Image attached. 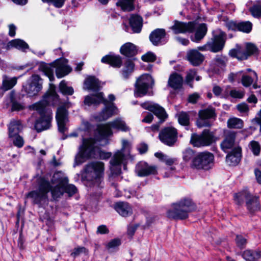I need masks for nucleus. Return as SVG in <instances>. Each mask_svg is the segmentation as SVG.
<instances>
[{
  "mask_svg": "<svg viewBox=\"0 0 261 261\" xmlns=\"http://www.w3.org/2000/svg\"><path fill=\"white\" fill-rule=\"evenodd\" d=\"M38 189L29 192L28 198H31L35 204H41L47 199V194L50 191L54 199L59 198L64 192L69 196L74 194L77 189L73 185H69L68 179L62 172H56L51 179V183L56 185L53 188L49 181L44 177L39 176L37 179Z\"/></svg>",
  "mask_w": 261,
  "mask_h": 261,
  "instance_id": "1",
  "label": "nucleus"
},
{
  "mask_svg": "<svg viewBox=\"0 0 261 261\" xmlns=\"http://www.w3.org/2000/svg\"><path fill=\"white\" fill-rule=\"evenodd\" d=\"M104 169V163L99 161L91 162L86 165L84 168V178L89 181L90 187L98 190L97 193L95 195L96 197H100L102 194L100 190L103 185Z\"/></svg>",
  "mask_w": 261,
  "mask_h": 261,
  "instance_id": "2",
  "label": "nucleus"
},
{
  "mask_svg": "<svg viewBox=\"0 0 261 261\" xmlns=\"http://www.w3.org/2000/svg\"><path fill=\"white\" fill-rule=\"evenodd\" d=\"M84 103L85 105L90 106L91 105L97 106L101 103L105 105V108L97 117L99 121H105L114 115L118 113V110L113 102L109 104L107 99L104 98L103 92H98L94 94L85 96Z\"/></svg>",
  "mask_w": 261,
  "mask_h": 261,
  "instance_id": "3",
  "label": "nucleus"
},
{
  "mask_svg": "<svg viewBox=\"0 0 261 261\" xmlns=\"http://www.w3.org/2000/svg\"><path fill=\"white\" fill-rule=\"evenodd\" d=\"M95 143V140L93 138H83L82 144L75 156L74 167L81 165L85 160L97 159L99 147L96 146Z\"/></svg>",
  "mask_w": 261,
  "mask_h": 261,
  "instance_id": "4",
  "label": "nucleus"
},
{
  "mask_svg": "<svg viewBox=\"0 0 261 261\" xmlns=\"http://www.w3.org/2000/svg\"><path fill=\"white\" fill-rule=\"evenodd\" d=\"M196 208L195 204L189 198L181 199L172 205V208L167 212V217L175 220H184L188 217L189 213Z\"/></svg>",
  "mask_w": 261,
  "mask_h": 261,
  "instance_id": "5",
  "label": "nucleus"
},
{
  "mask_svg": "<svg viewBox=\"0 0 261 261\" xmlns=\"http://www.w3.org/2000/svg\"><path fill=\"white\" fill-rule=\"evenodd\" d=\"M214 162V155L208 151L199 152L192 160L190 164L191 169L195 170L207 171L211 169Z\"/></svg>",
  "mask_w": 261,
  "mask_h": 261,
  "instance_id": "6",
  "label": "nucleus"
},
{
  "mask_svg": "<svg viewBox=\"0 0 261 261\" xmlns=\"http://www.w3.org/2000/svg\"><path fill=\"white\" fill-rule=\"evenodd\" d=\"M31 108L36 110L40 115L35 123V128L38 132L48 129L51 125L52 119V111L51 110H44L40 104H34Z\"/></svg>",
  "mask_w": 261,
  "mask_h": 261,
  "instance_id": "7",
  "label": "nucleus"
},
{
  "mask_svg": "<svg viewBox=\"0 0 261 261\" xmlns=\"http://www.w3.org/2000/svg\"><path fill=\"white\" fill-rule=\"evenodd\" d=\"M154 85V80L148 74L140 76L135 84V95L136 97H142L146 94L153 95V91H149Z\"/></svg>",
  "mask_w": 261,
  "mask_h": 261,
  "instance_id": "8",
  "label": "nucleus"
},
{
  "mask_svg": "<svg viewBox=\"0 0 261 261\" xmlns=\"http://www.w3.org/2000/svg\"><path fill=\"white\" fill-rule=\"evenodd\" d=\"M234 198L238 205L242 204L245 200L247 208L251 214H254L260 210V206L258 198L252 196L247 191H243L236 194Z\"/></svg>",
  "mask_w": 261,
  "mask_h": 261,
  "instance_id": "9",
  "label": "nucleus"
},
{
  "mask_svg": "<svg viewBox=\"0 0 261 261\" xmlns=\"http://www.w3.org/2000/svg\"><path fill=\"white\" fill-rule=\"evenodd\" d=\"M111 128L125 132H128L130 129L125 121L120 118H116L105 125L99 126L97 129L99 135L101 137H105L112 135Z\"/></svg>",
  "mask_w": 261,
  "mask_h": 261,
  "instance_id": "10",
  "label": "nucleus"
},
{
  "mask_svg": "<svg viewBox=\"0 0 261 261\" xmlns=\"http://www.w3.org/2000/svg\"><path fill=\"white\" fill-rule=\"evenodd\" d=\"M214 140V136L208 129H204L201 134H192L190 143L194 147H201L211 145Z\"/></svg>",
  "mask_w": 261,
  "mask_h": 261,
  "instance_id": "11",
  "label": "nucleus"
},
{
  "mask_svg": "<svg viewBox=\"0 0 261 261\" xmlns=\"http://www.w3.org/2000/svg\"><path fill=\"white\" fill-rule=\"evenodd\" d=\"M131 144L127 140H122V148L120 150L116 152L110 161L112 165L111 170L113 171L114 168L120 166L124 160L127 159L129 155V149Z\"/></svg>",
  "mask_w": 261,
  "mask_h": 261,
  "instance_id": "12",
  "label": "nucleus"
},
{
  "mask_svg": "<svg viewBox=\"0 0 261 261\" xmlns=\"http://www.w3.org/2000/svg\"><path fill=\"white\" fill-rule=\"evenodd\" d=\"M216 117L215 109L212 107L200 110L198 112V118L196 125L199 128L210 127L212 125L211 119H215Z\"/></svg>",
  "mask_w": 261,
  "mask_h": 261,
  "instance_id": "13",
  "label": "nucleus"
},
{
  "mask_svg": "<svg viewBox=\"0 0 261 261\" xmlns=\"http://www.w3.org/2000/svg\"><path fill=\"white\" fill-rule=\"evenodd\" d=\"M177 130L173 127H165L160 132L159 138L164 144L173 146L177 140Z\"/></svg>",
  "mask_w": 261,
  "mask_h": 261,
  "instance_id": "14",
  "label": "nucleus"
},
{
  "mask_svg": "<svg viewBox=\"0 0 261 261\" xmlns=\"http://www.w3.org/2000/svg\"><path fill=\"white\" fill-rule=\"evenodd\" d=\"M41 79L36 74H33L28 81L27 83L23 86V89L29 96L36 95L42 89Z\"/></svg>",
  "mask_w": 261,
  "mask_h": 261,
  "instance_id": "15",
  "label": "nucleus"
},
{
  "mask_svg": "<svg viewBox=\"0 0 261 261\" xmlns=\"http://www.w3.org/2000/svg\"><path fill=\"white\" fill-rule=\"evenodd\" d=\"M226 35L220 29H217L214 32L213 39L212 42H209L210 50L217 53L221 50L225 45Z\"/></svg>",
  "mask_w": 261,
  "mask_h": 261,
  "instance_id": "16",
  "label": "nucleus"
},
{
  "mask_svg": "<svg viewBox=\"0 0 261 261\" xmlns=\"http://www.w3.org/2000/svg\"><path fill=\"white\" fill-rule=\"evenodd\" d=\"M69 103H65L63 106L59 107L57 110L56 118L57 122L58 129L62 133H64L67 128L66 123L68 121V111Z\"/></svg>",
  "mask_w": 261,
  "mask_h": 261,
  "instance_id": "17",
  "label": "nucleus"
},
{
  "mask_svg": "<svg viewBox=\"0 0 261 261\" xmlns=\"http://www.w3.org/2000/svg\"><path fill=\"white\" fill-rule=\"evenodd\" d=\"M141 106L143 109L152 112L160 119V123L164 122L168 117L165 109L157 103L146 101L141 103Z\"/></svg>",
  "mask_w": 261,
  "mask_h": 261,
  "instance_id": "18",
  "label": "nucleus"
},
{
  "mask_svg": "<svg viewBox=\"0 0 261 261\" xmlns=\"http://www.w3.org/2000/svg\"><path fill=\"white\" fill-rule=\"evenodd\" d=\"M135 172L138 176L144 177L157 174L158 169L155 165H149L145 162L141 161L137 164Z\"/></svg>",
  "mask_w": 261,
  "mask_h": 261,
  "instance_id": "19",
  "label": "nucleus"
},
{
  "mask_svg": "<svg viewBox=\"0 0 261 261\" xmlns=\"http://www.w3.org/2000/svg\"><path fill=\"white\" fill-rule=\"evenodd\" d=\"M195 23L193 21L184 22L175 20L174 24L171 27L173 32L177 34L180 33H192L195 30Z\"/></svg>",
  "mask_w": 261,
  "mask_h": 261,
  "instance_id": "20",
  "label": "nucleus"
},
{
  "mask_svg": "<svg viewBox=\"0 0 261 261\" xmlns=\"http://www.w3.org/2000/svg\"><path fill=\"white\" fill-rule=\"evenodd\" d=\"M59 100L58 95L55 90H51L49 94L44 95L42 100L35 104H40L44 109V110H50L47 108L48 105H56Z\"/></svg>",
  "mask_w": 261,
  "mask_h": 261,
  "instance_id": "21",
  "label": "nucleus"
},
{
  "mask_svg": "<svg viewBox=\"0 0 261 261\" xmlns=\"http://www.w3.org/2000/svg\"><path fill=\"white\" fill-rule=\"evenodd\" d=\"M67 60L65 59L57 60L54 63L56 68V73L57 77L61 78L68 74L71 69L67 65Z\"/></svg>",
  "mask_w": 261,
  "mask_h": 261,
  "instance_id": "22",
  "label": "nucleus"
},
{
  "mask_svg": "<svg viewBox=\"0 0 261 261\" xmlns=\"http://www.w3.org/2000/svg\"><path fill=\"white\" fill-rule=\"evenodd\" d=\"M237 133L234 131L228 130L225 133V138L221 143L222 149L225 152L229 149L235 147Z\"/></svg>",
  "mask_w": 261,
  "mask_h": 261,
  "instance_id": "23",
  "label": "nucleus"
},
{
  "mask_svg": "<svg viewBox=\"0 0 261 261\" xmlns=\"http://www.w3.org/2000/svg\"><path fill=\"white\" fill-rule=\"evenodd\" d=\"M186 58L193 66L200 65L204 60V56L196 49H191L188 50Z\"/></svg>",
  "mask_w": 261,
  "mask_h": 261,
  "instance_id": "24",
  "label": "nucleus"
},
{
  "mask_svg": "<svg viewBox=\"0 0 261 261\" xmlns=\"http://www.w3.org/2000/svg\"><path fill=\"white\" fill-rule=\"evenodd\" d=\"M241 158V148L234 147L226 156V162L230 166H236L239 164Z\"/></svg>",
  "mask_w": 261,
  "mask_h": 261,
  "instance_id": "25",
  "label": "nucleus"
},
{
  "mask_svg": "<svg viewBox=\"0 0 261 261\" xmlns=\"http://www.w3.org/2000/svg\"><path fill=\"white\" fill-rule=\"evenodd\" d=\"M207 32L206 24L204 23H201L195 30L194 34L190 36V39L194 42L199 43L204 38Z\"/></svg>",
  "mask_w": 261,
  "mask_h": 261,
  "instance_id": "26",
  "label": "nucleus"
},
{
  "mask_svg": "<svg viewBox=\"0 0 261 261\" xmlns=\"http://www.w3.org/2000/svg\"><path fill=\"white\" fill-rule=\"evenodd\" d=\"M101 82L93 76H90L84 81V89L93 91H98L101 88Z\"/></svg>",
  "mask_w": 261,
  "mask_h": 261,
  "instance_id": "27",
  "label": "nucleus"
},
{
  "mask_svg": "<svg viewBox=\"0 0 261 261\" xmlns=\"http://www.w3.org/2000/svg\"><path fill=\"white\" fill-rule=\"evenodd\" d=\"M166 36L165 30L163 29H156L149 35V39L154 45L160 44Z\"/></svg>",
  "mask_w": 261,
  "mask_h": 261,
  "instance_id": "28",
  "label": "nucleus"
},
{
  "mask_svg": "<svg viewBox=\"0 0 261 261\" xmlns=\"http://www.w3.org/2000/svg\"><path fill=\"white\" fill-rule=\"evenodd\" d=\"M120 52L126 57H133L137 54L138 48L133 43L127 42L121 46Z\"/></svg>",
  "mask_w": 261,
  "mask_h": 261,
  "instance_id": "29",
  "label": "nucleus"
},
{
  "mask_svg": "<svg viewBox=\"0 0 261 261\" xmlns=\"http://www.w3.org/2000/svg\"><path fill=\"white\" fill-rule=\"evenodd\" d=\"M115 210L122 216L127 217L132 214V208L127 202H119L114 205Z\"/></svg>",
  "mask_w": 261,
  "mask_h": 261,
  "instance_id": "30",
  "label": "nucleus"
},
{
  "mask_svg": "<svg viewBox=\"0 0 261 261\" xmlns=\"http://www.w3.org/2000/svg\"><path fill=\"white\" fill-rule=\"evenodd\" d=\"M101 62L109 64L113 67L119 68L122 65V60L120 56L108 55L102 58Z\"/></svg>",
  "mask_w": 261,
  "mask_h": 261,
  "instance_id": "31",
  "label": "nucleus"
},
{
  "mask_svg": "<svg viewBox=\"0 0 261 261\" xmlns=\"http://www.w3.org/2000/svg\"><path fill=\"white\" fill-rule=\"evenodd\" d=\"M23 126L19 120H13L9 126V136L10 138L15 137L22 130Z\"/></svg>",
  "mask_w": 261,
  "mask_h": 261,
  "instance_id": "32",
  "label": "nucleus"
},
{
  "mask_svg": "<svg viewBox=\"0 0 261 261\" xmlns=\"http://www.w3.org/2000/svg\"><path fill=\"white\" fill-rule=\"evenodd\" d=\"M129 24L134 33H140L143 24L142 18L139 15H132L129 19Z\"/></svg>",
  "mask_w": 261,
  "mask_h": 261,
  "instance_id": "33",
  "label": "nucleus"
},
{
  "mask_svg": "<svg viewBox=\"0 0 261 261\" xmlns=\"http://www.w3.org/2000/svg\"><path fill=\"white\" fill-rule=\"evenodd\" d=\"M182 76L176 73L171 74L168 80V85L175 90L180 89L182 85Z\"/></svg>",
  "mask_w": 261,
  "mask_h": 261,
  "instance_id": "34",
  "label": "nucleus"
},
{
  "mask_svg": "<svg viewBox=\"0 0 261 261\" xmlns=\"http://www.w3.org/2000/svg\"><path fill=\"white\" fill-rule=\"evenodd\" d=\"M12 47H15L17 49L24 51L29 48V45L26 42L22 40L14 39L9 41L5 48L7 50H9Z\"/></svg>",
  "mask_w": 261,
  "mask_h": 261,
  "instance_id": "35",
  "label": "nucleus"
},
{
  "mask_svg": "<svg viewBox=\"0 0 261 261\" xmlns=\"http://www.w3.org/2000/svg\"><path fill=\"white\" fill-rule=\"evenodd\" d=\"M10 99L12 104L11 110L12 111H18L24 109L25 106L24 104L18 101L20 97L16 96L15 93L14 91H12L10 93Z\"/></svg>",
  "mask_w": 261,
  "mask_h": 261,
  "instance_id": "36",
  "label": "nucleus"
},
{
  "mask_svg": "<svg viewBox=\"0 0 261 261\" xmlns=\"http://www.w3.org/2000/svg\"><path fill=\"white\" fill-rule=\"evenodd\" d=\"M17 81V79L15 77L10 78L6 75H4L0 89L5 92L12 89L16 84Z\"/></svg>",
  "mask_w": 261,
  "mask_h": 261,
  "instance_id": "37",
  "label": "nucleus"
},
{
  "mask_svg": "<svg viewBox=\"0 0 261 261\" xmlns=\"http://www.w3.org/2000/svg\"><path fill=\"white\" fill-rule=\"evenodd\" d=\"M246 261H254L261 258V252L259 250H246L242 254Z\"/></svg>",
  "mask_w": 261,
  "mask_h": 261,
  "instance_id": "38",
  "label": "nucleus"
},
{
  "mask_svg": "<svg viewBox=\"0 0 261 261\" xmlns=\"http://www.w3.org/2000/svg\"><path fill=\"white\" fill-rule=\"evenodd\" d=\"M229 54L231 57L236 58L240 60H246L248 58L246 50H242L239 46H237L235 49H231Z\"/></svg>",
  "mask_w": 261,
  "mask_h": 261,
  "instance_id": "39",
  "label": "nucleus"
},
{
  "mask_svg": "<svg viewBox=\"0 0 261 261\" xmlns=\"http://www.w3.org/2000/svg\"><path fill=\"white\" fill-rule=\"evenodd\" d=\"M243 121L237 117H231L228 119L227 126L229 128L241 129L243 127Z\"/></svg>",
  "mask_w": 261,
  "mask_h": 261,
  "instance_id": "40",
  "label": "nucleus"
},
{
  "mask_svg": "<svg viewBox=\"0 0 261 261\" xmlns=\"http://www.w3.org/2000/svg\"><path fill=\"white\" fill-rule=\"evenodd\" d=\"M135 0H118L116 5L124 11H130L134 9Z\"/></svg>",
  "mask_w": 261,
  "mask_h": 261,
  "instance_id": "41",
  "label": "nucleus"
},
{
  "mask_svg": "<svg viewBox=\"0 0 261 261\" xmlns=\"http://www.w3.org/2000/svg\"><path fill=\"white\" fill-rule=\"evenodd\" d=\"M134 64L132 61H128L125 63L124 69L122 71V76L124 79H127L133 72Z\"/></svg>",
  "mask_w": 261,
  "mask_h": 261,
  "instance_id": "42",
  "label": "nucleus"
},
{
  "mask_svg": "<svg viewBox=\"0 0 261 261\" xmlns=\"http://www.w3.org/2000/svg\"><path fill=\"white\" fill-rule=\"evenodd\" d=\"M59 89L61 92L64 95H71L74 93V90L72 87L68 86L67 83L63 80L59 85Z\"/></svg>",
  "mask_w": 261,
  "mask_h": 261,
  "instance_id": "43",
  "label": "nucleus"
},
{
  "mask_svg": "<svg viewBox=\"0 0 261 261\" xmlns=\"http://www.w3.org/2000/svg\"><path fill=\"white\" fill-rule=\"evenodd\" d=\"M196 152L190 148L185 149L182 152V156L183 160L188 162L192 161L196 156Z\"/></svg>",
  "mask_w": 261,
  "mask_h": 261,
  "instance_id": "44",
  "label": "nucleus"
},
{
  "mask_svg": "<svg viewBox=\"0 0 261 261\" xmlns=\"http://www.w3.org/2000/svg\"><path fill=\"white\" fill-rule=\"evenodd\" d=\"M178 121L182 125L187 126L190 123V116L188 113L180 112L178 114Z\"/></svg>",
  "mask_w": 261,
  "mask_h": 261,
  "instance_id": "45",
  "label": "nucleus"
},
{
  "mask_svg": "<svg viewBox=\"0 0 261 261\" xmlns=\"http://www.w3.org/2000/svg\"><path fill=\"white\" fill-rule=\"evenodd\" d=\"M252 24L249 21L239 22L238 31L249 33L252 30Z\"/></svg>",
  "mask_w": 261,
  "mask_h": 261,
  "instance_id": "46",
  "label": "nucleus"
},
{
  "mask_svg": "<svg viewBox=\"0 0 261 261\" xmlns=\"http://www.w3.org/2000/svg\"><path fill=\"white\" fill-rule=\"evenodd\" d=\"M248 147L255 156H258L260 152V146L259 143L256 141H251L248 145Z\"/></svg>",
  "mask_w": 261,
  "mask_h": 261,
  "instance_id": "47",
  "label": "nucleus"
},
{
  "mask_svg": "<svg viewBox=\"0 0 261 261\" xmlns=\"http://www.w3.org/2000/svg\"><path fill=\"white\" fill-rule=\"evenodd\" d=\"M45 74L48 76L50 81L54 80L53 67L50 65H43L41 67Z\"/></svg>",
  "mask_w": 261,
  "mask_h": 261,
  "instance_id": "48",
  "label": "nucleus"
},
{
  "mask_svg": "<svg viewBox=\"0 0 261 261\" xmlns=\"http://www.w3.org/2000/svg\"><path fill=\"white\" fill-rule=\"evenodd\" d=\"M121 244L119 239H114L110 241L106 245V248L109 252H112L117 248Z\"/></svg>",
  "mask_w": 261,
  "mask_h": 261,
  "instance_id": "49",
  "label": "nucleus"
},
{
  "mask_svg": "<svg viewBox=\"0 0 261 261\" xmlns=\"http://www.w3.org/2000/svg\"><path fill=\"white\" fill-rule=\"evenodd\" d=\"M227 61V60L226 57L219 55L216 56L214 59L215 65L222 69L225 66Z\"/></svg>",
  "mask_w": 261,
  "mask_h": 261,
  "instance_id": "50",
  "label": "nucleus"
},
{
  "mask_svg": "<svg viewBox=\"0 0 261 261\" xmlns=\"http://www.w3.org/2000/svg\"><path fill=\"white\" fill-rule=\"evenodd\" d=\"M249 11L253 17L256 18H259L261 17L260 5H253L249 8Z\"/></svg>",
  "mask_w": 261,
  "mask_h": 261,
  "instance_id": "51",
  "label": "nucleus"
},
{
  "mask_svg": "<svg viewBox=\"0 0 261 261\" xmlns=\"http://www.w3.org/2000/svg\"><path fill=\"white\" fill-rule=\"evenodd\" d=\"M258 49L257 47L253 44L250 43H248L246 45V51L247 55V58L249 56L256 54Z\"/></svg>",
  "mask_w": 261,
  "mask_h": 261,
  "instance_id": "52",
  "label": "nucleus"
},
{
  "mask_svg": "<svg viewBox=\"0 0 261 261\" xmlns=\"http://www.w3.org/2000/svg\"><path fill=\"white\" fill-rule=\"evenodd\" d=\"M88 250L84 247H77L75 248L72 252L71 253V255L75 257L83 253L87 254Z\"/></svg>",
  "mask_w": 261,
  "mask_h": 261,
  "instance_id": "53",
  "label": "nucleus"
},
{
  "mask_svg": "<svg viewBox=\"0 0 261 261\" xmlns=\"http://www.w3.org/2000/svg\"><path fill=\"white\" fill-rule=\"evenodd\" d=\"M241 82L244 87H248L252 84L253 79L249 75L244 74L242 77Z\"/></svg>",
  "mask_w": 261,
  "mask_h": 261,
  "instance_id": "54",
  "label": "nucleus"
},
{
  "mask_svg": "<svg viewBox=\"0 0 261 261\" xmlns=\"http://www.w3.org/2000/svg\"><path fill=\"white\" fill-rule=\"evenodd\" d=\"M13 140V144L18 148H21L24 145V140L22 137L19 135H16Z\"/></svg>",
  "mask_w": 261,
  "mask_h": 261,
  "instance_id": "55",
  "label": "nucleus"
},
{
  "mask_svg": "<svg viewBox=\"0 0 261 261\" xmlns=\"http://www.w3.org/2000/svg\"><path fill=\"white\" fill-rule=\"evenodd\" d=\"M141 58L145 62H153L156 60V56L153 53L149 51L143 55Z\"/></svg>",
  "mask_w": 261,
  "mask_h": 261,
  "instance_id": "56",
  "label": "nucleus"
},
{
  "mask_svg": "<svg viewBox=\"0 0 261 261\" xmlns=\"http://www.w3.org/2000/svg\"><path fill=\"white\" fill-rule=\"evenodd\" d=\"M66 0H42L43 3H52L56 8H61Z\"/></svg>",
  "mask_w": 261,
  "mask_h": 261,
  "instance_id": "57",
  "label": "nucleus"
},
{
  "mask_svg": "<svg viewBox=\"0 0 261 261\" xmlns=\"http://www.w3.org/2000/svg\"><path fill=\"white\" fill-rule=\"evenodd\" d=\"M225 25L229 30L238 31L239 22L233 21H228L225 23Z\"/></svg>",
  "mask_w": 261,
  "mask_h": 261,
  "instance_id": "58",
  "label": "nucleus"
},
{
  "mask_svg": "<svg viewBox=\"0 0 261 261\" xmlns=\"http://www.w3.org/2000/svg\"><path fill=\"white\" fill-rule=\"evenodd\" d=\"M111 155V153L102 151L99 147V150L97 154V158H99L100 159L106 160L110 158Z\"/></svg>",
  "mask_w": 261,
  "mask_h": 261,
  "instance_id": "59",
  "label": "nucleus"
},
{
  "mask_svg": "<svg viewBox=\"0 0 261 261\" xmlns=\"http://www.w3.org/2000/svg\"><path fill=\"white\" fill-rule=\"evenodd\" d=\"M230 95L233 98H242L244 96V92L242 91L231 90L230 91Z\"/></svg>",
  "mask_w": 261,
  "mask_h": 261,
  "instance_id": "60",
  "label": "nucleus"
},
{
  "mask_svg": "<svg viewBox=\"0 0 261 261\" xmlns=\"http://www.w3.org/2000/svg\"><path fill=\"white\" fill-rule=\"evenodd\" d=\"M196 75V71L194 69L193 70H190L187 73V74L186 75V80L188 84H190V82H191L194 79Z\"/></svg>",
  "mask_w": 261,
  "mask_h": 261,
  "instance_id": "61",
  "label": "nucleus"
},
{
  "mask_svg": "<svg viewBox=\"0 0 261 261\" xmlns=\"http://www.w3.org/2000/svg\"><path fill=\"white\" fill-rule=\"evenodd\" d=\"M236 242L238 246L243 248L246 243V240L241 236H237Z\"/></svg>",
  "mask_w": 261,
  "mask_h": 261,
  "instance_id": "62",
  "label": "nucleus"
},
{
  "mask_svg": "<svg viewBox=\"0 0 261 261\" xmlns=\"http://www.w3.org/2000/svg\"><path fill=\"white\" fill-rule=\"evenodd\" d=\"M137 149L141 154H143L147 151L148 145L144 143H142L138 145Z\"/></svg>",
  "mask_w": 261,
  "mask_h": 261,
  "instance_id": "63",
  "label": "nucleus"
},
{
  "mask_svg": "<svg viewBox=\"0 0 261 261\" xmlns=\"http://www.w3.org/2000/svg\"><path fill=\"white\" fill-rule=\"evenodd\" d=\"M222 91V89L218 85H214L213 88V92L216 96H220Z\"/></svg>",
  "mask_w": 261,
  "mask_h": 261,
  "instance_id": "64",
  "label": "nucleus"
}]
</instances>
